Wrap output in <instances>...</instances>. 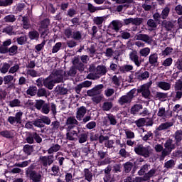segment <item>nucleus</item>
Here are the masks:
<instances>
[{"mask_svg":"<svg viewBox=\"0 0 182 182\" xmlns=\"http://www.w3.org/2000/svg\"><path fill=\"white\" fill-rule=\"evenodd\" d=\"M134 151L138 156H141L145 159H149V157H150V154H151V146H144L141 144H137L136 146L134 147Z\"/></svg>","mask_w":182,"mask_h":182,"instance_id":"obj_1","label":"nucleus"},{"mask_svg":"<svg viewBox=\"0 0 182 182\" xmlns=\"http://www.w3.org/2000/svg\"><path fill=\"white\" fill-rule=\"evenodd\" d=\"M26 174L32 182H42V175L35 171L33 165H31L26 169Z\"/></svg>","mask_w":182,"mask_h":182,"instance_id":"obj_2","label":"nucleus"},{"mask_svg":"<svg viewBox=\"0 0 182 182\" xmlns=\"http://www.w3.org/2000/svg\"><path fill=\"white\" fill-rule=\"evenodd\" d=\"M150 77V73L149 71H144V73L141 70L135 72L134 74H131L129 76V82H132L133 80H139L141 82L143 80H147Z\"/></svg>","mask_w":182,"mask_h":182,"instance_id":"obj_3","label":"nucleus"},{"mask_svg":"<svg viewBox=\"0 0 182 182\" xmlns=\"http://www.w3.org/2000/svg\"><path fill=\"white\" fill-rule=\"evenodd\" d=\"M22 116H23V112L21 111L18 112L16 113L15 117H9L7 122H9L11 126H18V124H22Z\"/></svg>","mask_w":182,"mask_h":182,"instance_id":"obj_4","label":"nucleus"},{"mask_svg":"<svg viewBox=\"0 0 182 182\" xmlns=\"http://www.w3.org/2000/svg\"><path fill=\"white\" fill-rule=\"evenodd\" d=\"M79 121L76 119V117L75 116H70L68 117L65 122V130L66 132H70V130H73L76 126H78Z\"/></svg>","mask_w":182,"mask_h":182,"instance_id":"obj_5","label":"nucleus"},{"mask_svg":"<svg viewBox=\"0 0 182 182\" xmlns=\"http://www.w3.org/2000/svg\"><path fill=\"white\" fill-rule=\"evenodd\" d=\"M129 59L132 60V62H134V65L137 66V68H140L141 66V59L139 60V53H137V50H134L131 53H129Z\"/></svg>","mask_w":182,"mask_h":182,"instance_id":"obj_6","label":"nucleus"},{"mask_svg":"<svg viewBox=\"0 0 182 182\" xmlns=\"http://www.w3.org/2000/svg\"><path fill=\"white\" fill-rule=\"evenodd\" d=\"M65 73L66 71H63V70H56L53 72V75L54 77V83H62L63 82V77H65Z\"/></svg>","mask_w":182,"mask_h":182,"instance_id":"obj_7","label":"nucleus"},{"mask_svg":"<svg viewBox=\"0 0 182 182\" xmlns=\"http://www.w3.org/2000/svg\"><path fill=\"white\" fill-rule=\"evenodd\" d=\"M136 92L137 93H141L142 97H144V99H149L151 95L150 88L149 85L146 84L141 85L140 87L136 90Z\"/></svg>","mask_w":182,"mask_h":182,"instance_id":"obj_8","label":"nucleus"},{"mask_svg":"<svg viewBox=\"0 0 182 182\" xmlns=\"http://www.w3.org/2000/svg\"><path fill=\"white\" fill-rule=\"evenodd\" d=\"M14 76L9 75H5L3 77V82L5 86H7V89H14L15 87V82H13Z\"/></svg>","mask_w":182,"mask_h":182,"instance_id":"obj_9","label":"nucleus"},{"mask_svg":"<svg viewBox=\"0 0 182 182\" xmlns=\"http://www.w3.org/2000/svg\"><path fill=\"white\" fill-rule=\"evenodd\" d=\"M87 112V109H86V107L81 106L79 108H77V110L76 112V119L78 120V122H82L83 119V117H85V114H86Z\"/></svg>","mask_w":182,"mask_h":182,"instance_id":"obj_10","label":"nucleus"},{"mask_svg":"<svg viewBox=\"0 0 182 182\" xmlns=\"http://www.w3.org/2000/svg\"><path fill=\"white\" fill-rule=\"evenodd\" d=\"M53 159H55L53 155H50L48 156H43L40 159H41V161L42 162L43 167H48V166H50L53 163L54 161Z\"/></svg>","mask_w":182,"mask_h":182,"instance_id":"obj_11","label":"nucleus"},{"mask_svg":"<svg viewBox=\"0 0 182 182\" xmlns=\"http://www.w3.org/2000/svg\"><path fill=\"white\" fill-rule=\"evenodd\" d=\"M78 136L79 133H77V131L72 129L70 131H67L66 139L70 141H77Z\"/></svg>","mask_w":182,"mask_h":182,"instance_id":"obj_12","label":"nucleus"},{"mask_svg":"<svg viewBox=\"0 0 182 182\" xmlns=\"http://www.w3.org/2000/svg\"><path fill=\"white\" fill-rule=\"evenodd\" d=\"M136 41H142V42H145V43H151V38L147 34H141V33H136L135 36Z\"/></svg>","mask_w":182,"mask_h":182,"instance_id":"obj_13","label":"nucleus"},{"mask_svg":"<svg viewBox=\"0 0 182 182\" xmlns=\"http://www.w3.org/2000/svg\"><path fill=\"white\" fill-rule=\"evenodd\" d=\"M111 25L112 26L113 31H115V32H119L120 28H123V21L120 20H113L111 22Z\"/></svg>","mask_w":182,"mask_h":182,"instance_id":"obj_14","label":"nucleus"},{"mask_svg":"<svg viewBox=\"0 0 182 182\" xmlns=\"http://www.w3.org/2000/svg\"><path fill=\"white\" fill-rule=\"evenodd\" d=\"M107 73V68L105 65H98L96 68L95 75L98 77L103 76Z\"/></svg>","mask_w":182,"mask_h":182,"instance_id":"obj_15","label":"nucleus"},{"mask_svg":"<svg viewBox=\"0 0 182 182\" xmlns=\"http://www.w3.org/2000/svg\"><path fill=\"white\" fill-rule=\"evenodd\" d=\"M159 55L157 53L151 54L149 57V62L152 66L159 65Z\"/></svg>","mask_w":182,"mask_h":182,"instance_id":"obj_16","label":"nucleus"},{"mask_svg":"<svg viewBox=\"0 0 182 182\" xmlns=\"http://www.w3.org/2000/svg\"><path fill=\"white\" fill-rule=\"evenodd\" d=\"M36 96L37 97H48L49 96V91L45 88H38Z\"/></svg>","mask_w":182,"mask_h":182,"instance_id":"obj_17","label":"nucleus"},{"mask_svg":"<svg viewBox=\"0 0 182 182\" xmlns=\"http://www.w3.org/2000/svg\"><path fill=\"white\" fill-rule=\"evenodd\" d=\"M164 147L166 150L172 151V150H174V149H176V145L173 144V139H168L166 140V143L164 144Z\"/></svg>","mask_w":182,"mask_h":182,"instance_id":"obj_18","label":"nucleus"},{"mask_svg":"<svg viewBox=\"0 0 182 182\" xmlns=\"http://www.w3.org/2000/svg\"><path fill=\"white\" fill-rule=\"evenodd\" d=\"M39 32L36 30H33L28 32V38L31 41H38L39 39Z\"/></svg>","mask_w":182,"mask_h":182,"instance_id":"obj_19","label":"nucleus"},{"mask_svg":"<svg viewBox=\"0 0 182 182\" xmlns=\"http://www.w3.org/2000/svg\"><path fill=\"white\" fill-rule=\"evenodd\" d=\"M158 87L162 89V90H170L171 85L167 82L161 81L158 82Z\"/></svg>","mask_w":182,"mask_h":182,"instance_id":"obj_20","label":"nucleus"},{"mask_svg":"<svg viewBox=\"0 0 182 182\" xmlns=\"http://www.w3.org/2000/svg\"><path fill=\"white\" fill-rule=\"evenodd\" d=\"M173 126V122H165L161 124L159 127L156 128L158 132H161V130H167V129H170Z\"/></svg>","mask_w":182,"mask_h":182,"instance_id":"obj_21","label":"nucleus"},{"mask_svg":"<svg viewBox=\"0 0 182 182\" xmlns=\"http://www.w3.org/2000/svg\"><path fill=\"white\" fill-rule=\"evenodd\" d=\"M84 177L85 180L88 182H91L93 178V173L89 170V168L84 169Z\"/></svg>","mask_w":182,"mask_h":182,"instance_id":"obj_22","label":"nucleus"},{"mask_svg":"<svg viewBox=\"0 0 182 182\" xmlns=\"http://www.w3.org/2000/svg\"><path fill=\"white\" fill-rule=\"evenodd\" d=\"M173 137H174L175 141H176V144H178V143H181V141H182V130L181 129L177 130L174 133Z\"/></svg>","mask_w":182,"mask_h":182,"instance_id":"obj_23","label":"nucleus"},{"mask_svg":"<svg viewBox=\"0 0 182 182\" xmlns=\"http://www.w3.org/2000/svg\"><path fill=\"white\" fill-rule=\"evenodd\" d=\"M118 70L119 72H121V73H126V72H130V70H133V65H124L123 66H119Z\"/></svg>","mask_w":182,"mask_h":182,"instance_id":"obj_24","label":"nucleus"},{"mask_svg":"<svg viewBox=\"0 0 182 182\" xmlns=\"http://www.w3.org/2000/svg\"><path fill=\"white\" fill-rule=\"evenodd\" d=\"M60 150V145L58 144H53L48 150V154H52L53 153H56Z\"/></svg>","mask_w":182,"mask_h":182,"instance_id":"obj_25","label":"nucleus"},{"mask_svg":"<svg viewBox=\"0 0 182 182\" xmlns=\"http://www.w3.org/2000/svg\"><path fill=\"white\" fill-rule=\"evenodd\" d=\"M77 73L76 67L72 66L68 71H65V77H69V76L75 77Z\"/></svg>","mask_w":182,"mask_h":182,"instance_id":"obj_26","label":"nucleus"},{"mask_svg":"<svg viewBox=\"0 0 182 182\" xmlns=\"http://www.w3.org/2000/svg\"><path fill=\"white\" fill-rule=\"evenodd\" d=\"M162 26H164V28H166L168 32L171 31L174 28V24H173V22L168 21L167 20L163 21Z\"/></svg>","mask_w":182,"mask_h":182,"instance_id":"obj_27","label":"nucleus"},{"mask_svg":"<svg viewBox=\"0 0 182 182\" xmlns=\"http://www.w3.org/2000/svg\"><path fill=\"white\" fill-rule=\"evenodd\" d=\"M134 164L130 161H127L125 164H123L124 167V173H130L132 171V169L133 168Z\"/></svg>","mask_w":182,"mask_h":182,"instance_id":"obj_28","label":"nucleus"},{"mask_svg":"<svg viewBox=\"0 0 182 182\" xmlns=\"http://www.w3.org/2000/svg\"><path fill=\"white\" fill-rule=\"evenodd\" d=\"M22 26L23 29H29L31 28V23L29 22V18L28 16L22 17Z\"/></svg>","mask_w":182,"mask_h":182,"instance_id":"obj_29","label":"nucleus"},{"mask_svg":"<svg viewBox=\"0 0 182 182\" xmlns=\"http://www.w3.org/2000/svg\"><path fill=\"white\" fill-rule=\"evenodd\" d=\"M77 140L79 143H86L87 141V133L82 132L81 134L78 133Z\"/></svg>","mask_w":182,"mask_h":182,"instance_id":"obj_30","label":"nucleus"},{"mask_svg":"<svg viewBox=\"0 0 182 182\" xmlns=\"http://www.w3.org/2000/svg\"><path fill=\"white\" fill-rule=\"evenodd\" d=\"M27 95L29 96H36L38 93V87L36 86H30L26 91Z\"/></svg>","mask_w":182,"mask_h":182,"instance_id":"obj_31","label":"nucleus"},{"mask_svg":"<svg viewBox=\"0 0 182 182\" xmlns=\"http://www.w3.org/2000/svg\"><path fill=\"white\" fill-rule=\"evenodd\" d=\"M118 103L120 105V106H123L124 105H128L129 103H132L129 98L126 95H122L120 97L118 100Z\"/></svg>","mask_w":182,"mask_h":182,"instance_id":"obj_32","label":"nucleus"},{"mask_svg":"<svg viewBox=\"0 0 182 182\" xmlns=\"http://www.w3.org/2000/svg\"><path fill=\"white\" fill-rule=\"evenodd\" d=\"M56 92H58L60 96H65V95H68V92H69V90L68 88L58 85L56 87Z\"/></svg>","mask_w":182,"mask_h":182,"instance_id":"obj_33","label":"nucleus"},{"mask_svg":"<svg viewBox=\"0 0 182 182\" xmlns=\"http://www.w3.org/2000/svg\"><path fill=\"white\" fill-rule=\"evenodd\" d=\"M46 102H45V100H36V102L34 105V107L37 109V110H41V109L43 107L44 105Z\"/></svg>","mask_w":182,"mask_h":182,"instance_id":"obj_34","label":"nucleus"},{"mask_svg":"<svg viewBox=\"0 0 182 182\" xmlns=\"http://www.w3.org/2000/svg\"><path fill=\"white\" fill-rule=\"evenodd\" d=\"M113 107V102H105L102 104V109L104 112H109Z\"/></svg>","mask_w":182,"mask_h":182,"instance_id":"obj_35","label":"nucleus"},{"mask_svg":"<svg viewBox=\"0 0 182 182\" xmlns=\"http://www.w3.org/2000/svg\"><path fill=\"white\" fill-rule=\"evenodd\" d=\"M2 32L3 33H6L10 36H12V35H16V33L14 31V27L12 26H6V28H3Z\"/></svg>","mask_w":182,"mask_h":182,"instance_id":"obj_36","label":"nucleus"},{"mask_svg":"<svg viewBox=\"0 0 182 182\" xmlns=\"http://www.w3.org/2000/svg\"><path fill=\"white\" fill-rule=\"evenodd\" d=\"M107 117L111 126H116V124H117V120L116 119V117L113 115V114H107Z\"/></svg>","mask_w":182,"mask_h":182,"instance_id":"obj_37","label":"nucleus"},{"mask_svg":"<svg viewBox=\"0 0 182 182\" xmlns=\"http://www.w3.org/2000/svg\"><path fill=\"white\" fill-rule=\"evenodd\" d=\"M50 23V20L49 18H45L41 21L40 28L41 29H48Z\"/></svg>","mask_w":182,"mask_h":182,"instance_id":"obj_38","label":"nucleus"},{"mask_svg":"<svg viewBox=\"0 0 182 182\" xmlns=\"http://www.w3.org/2000/svg\"><path fill=\"white\" fill-rule=\"evenodd\" d=\"M170 14V8L168 6L165 7L161 14V19H167V17Z\"/></svg>","mask_w":182,"mask_h":182,"instance_id":"obj_39","label":"nucleus"},{"mask_svg":"<svg viewBox=\"0 0 182 182\" xmlns=\"http://www.w3.org/2000/svg\"><path fill=\"white\" fill-rule=\"evenodd\" d=\"M33 124L35 127H38L39 129H42L45 127V124L42 122V118L37 119L33 121Z\"/></svg>","mask_w":182,"mask_h":182,"instance_id":"obj_40","label":"nucleus"},{"mask_svg":"<svg viewBox=\"0 0 182 182\" xmlns=\"http://www.w3.org/2000/svg\"><path fill=\"white\" fill-rule=\"evenodd\" d=\"M41 112L43 113V114H49V112H50V104L46 102L44 105H43Z\"/></svg>","mask_w":182,"mask_h":182,"instance_id":"obj_41","label":"nucleus"},{"mask_svg":"<svg viewBox=\"0 0 182 182\" xmlns=\"http://www.w3.org/2000/svg\"><path fill=\"white\" fill-rule=\"evenodd\" d=\"M136 92H137V90L136 88H134L131 90L129 92H127V94L125 95L129 102H132V100L134 99V95L136 94Z\"/></svg>","mask_w":182,"mask_h":182,"instance_id":"obj_42","label":"nucleus"},{"mask_svg":"<svg viewBox=\"0 0 182 182\" xmlns=\"http://www.w3.org/2000/svg\"><path fill=\"white\" fill-rule=\"evenodd\" d=\"M143 109V105H135L131 108V113L132 114H136V113H139L140 110Z\"/></svg>","mask_w":182,"mask_h":182,"instance_id":"obj_43","label":"nucleus"},{"mask_svg":"<svg viewBox=\"0 0 182 182\" xmlns=\"http://www.w3.org/2000/svg\"><path fill=\"white\" fill-rule=\"evenodd\" d=\"M0 136L4 137L5 139H12V137H14V136L12 135V132L8 130L0 132Z\"/></svg>","mask_w":182,"mask_h":182,"instance_id":"obj_44","label":"nucleus"},{"mask_svg":"<svg viewBox=\"0 0 182 182\" xmlns=\"http://www.w3.org/2000/svg\"><path fill=\"white\" fill-rule=\"evenodd\" d=\"M171 97H173V100H180L182 97V91H176L175 92H171Z\"/></svg>","mask_w":182,"mask_h":182,"instance_id":"obj_45","label":"nucleus"},{"mask_svg":"<svg viewBox=\"0 0 182 182\" xmlns=\"http://www.w3.org/2000/svg\"><path fill=\"white\" fill-rule=\"evenodd\" d=\"M136 126L139 128L146 126V118H139L134 122Z\"/></svg>","mask_w":182,"mask_h":182,"instance_id":"obj_46","label":"nucleus"},{"mask_svg":"<svg viewBox=\"0 0 182 182\" xmlns=\"http://www.w3.org/2000/svg\"><path fill=\"white\" fill-rule=\"evenodd\" d=\"M18 53V46H12L9 48V56H14Z\"/></svg>","mask_w":182,"mask_h":182,"instance_id":"obj_47","label":"nucleus"},{"mask_svg":"<svg viewBox=\"0 0 182 182\" xmlns=\"http://www.w3.org/2000/svg\"><path fill=\"white\" fill-rule=\"evenodd\" d=\"M9 106H10V107H21V100L14 99L9 102Z\"/></svg>","mask_w":182,"mask_h":182,"instance_id":"obj_48","label":"nucleus"},{"mask_svg":"<svg viewBox=\"0 0 182 182\" xmlns=\"http://www.w3.org/2000/svg\"><path fill=\"white\" fill-rule=\"evenodd\" d=\"M154 174H156V169L152 168L149 172L145 173L144 176L145 177V179L146 180V181H149L151 177L154 176Z\"/></svg>","mask_w":182,"mask_h":182,"instance_id":"obj_49","label":"nucleus"},{"mask_svg":"<svg viewBox=\"0 0 182 182\" xmlns=\"http://www.w3.org/2000/svg\"><path fill=\"white\" fill-rule=\"evenodd\" d=\"M33 149V146L29 144H26L23 146V151L28 156H31V154H32Z\"/></svg>","mask_w":182,"mask_h":182,"instance_id":"obj_50","label":"nucleus"},{"mask_svg":"<svg viewBox=\"0 0 182 182\" xmlns=\"http://www.w3.org/2000/svg\"><path fill=\"white\" fill-rule=\"evenodd\" d=\"M4 21L6 23H14L15 21H16V18L15 17V15L10 14L7 15L4 17Z\"/></svg>","mask_w":182,"mask_h":182,"instance_id":"obj_51","label":"nucleus"},{"mask_svg":"<svg viewBox=\"0 0 182 182\" xmlns=\"http://www.w3.org/2000/svg\"><path fill=\"white\" fill-rule=\"evenodd\" d=\"M174 166H176V162L173 159L168 160L164 163V167H165V168H167L168 170L169 168H173V167H174Z\"/></svg>","mask_w":182,"mask_h":182,"instance_id":"obj_52","label":"nucleus"},{"mask_svg":"<svg viewBox=\"0 0 182 182\" xmlns=\"http://www.w3.org/2000/svg\"><path fill=\"white\" fill-rule=\"evenodd\" d=\"M149 53H150V49L149 48H144L139 50V55L141 56H143L144 58L149 56Z\"/></svg>","mask_w":182,"mask_h":182,"instance_id":"obj_53","label":"nucleus"},{"mask_svg":"<svg viewBox=\"0 0 182 182\" xmlns=\"http://www.w3.org/2000/svg\"><path fill=\"white\" fill-rule=\"evenodd\" d=\"M153 139V132L151 131L148 132L143 137V141L147 143L148 140H151Z\"/></svg>","mask_w":182,"mask_h":182,"instance_id":"obj_54","label":"nucleus"},{"mask_svg":"<svg viewBox=\"0 0 182 182\" xmlns=\"http://www.w3.org/2000/svg\"><path fill=\"white\" fill-rule=\"evenodd\" d=\"M62 48V43L60 42H58L55 44L52 49V53H58L60 48Z\"/></svg>","mask_w":182,"mask_h":182,"instance_id":"obj_55","label":"nucleus"},{"mask_svg":"<svg viewBox=\"0 0 182 182\" xmlns=\"http://www.w3.org/2000/svg\"><path fill=\"white\" fill-rule=\"evenodd\" d=\"M26 141L28 144H33V143H35V141L33 140V132L28 133V134L27 135V136L26 138Z\"/></svg>","mask_w":182,"mask_h":182,"instance_id":"obj_56","label":"nucleus"},{"mask_svg":"<svg viewBox=\"0 0 182 182\" xmlns=\"http://www.w3.org/2000/svg\"><path fill=\"white\" fill-rule=\"evenodd\" d=\"M143 23V18H132V25H135L136 26H139Z\"/></svg>","mask_w":182,"mask_h":182,"instance_id":"obj_57","label":"nucleus"},{"mask_svg":"<svg viewBox=\"0 0 182 182\" xmlns=\"http://www.w3.org/2000/svg\"><path fill=\"white\" fill-rule=\"evenodd\" d=\"M14 4V0L0 1V6H11Z\"/></svg>","mask_w":182,"mask_h":182,"instance_id":"obj_58","label":"nucleus"},{"mask_svg":"<svg viewBox=\"0 0 182 182\" xmlns=\"http://www.w3.org/2000/svg\"><path fill=\"white\" fill-rule=\"evenodd\" d=\"M51 129L53 132H56V130L59 129V127L60 126V122L58 121H54L51 123Z\"/></svg>","mask_w":182,"mask_h":182,"instance_id":"obj_59","label":"nucleus"},{"mask_svg":"<svg viewBox=\"0 0 182 182\" xmlns=\"http://www.w3.org/2000/svg\"><path fill=\"white\" fill-rule=\"evenodd\" d=\"M149 170V165L145 164L141 167V169L138 171L139 176H144V173Z\"/></svg>","mask_w":182,"mask_h":182,"instance_id":"obj_60","label":"nucleus"},{"mask_svg":"<svg viewBox=\"0 0 182 182\" xmlns=\"http://www.w3.org/2000/svg\"><path fill=\"white\" fill-rule=\"evenodd\" d=\"M105 95L106 97H110V96H113V95H114V89L107 88L105 90Z\"/></svg>","mask_w":182,"mask_h":182,"instance_id":"obj_61","label":"nucleus"},{"mask_svg":"<svg viewBox=\"0 0 182 182\" xmlns=\"http://www.w3.org/2000/svg\"><path fill=\"white\" fill-rule=\"evenodd\" d=\"M72 38L75 41H80L82 39V33L80 31H75L73 33Z\"/></svg>","mask_w":182,"mask_h":182,"instance_id":"obj_62","label":"nucleus"},{"mask_svg":"<svg viewBox=\"0 0 182 182\" xmlns=\"http://www.w3.org/2000/svg\"><path fill=\"white\" fill-rule=\"evenodd\" d=\"M11 68V65L9 63H4L2 68H1V73H6L8 70H9V68Z\"/></svg>","mask_w":182,"mask_h":182,"instance_id":"obj_63","label":"nucleus"},{"mask_svg":"<svg viewBox=\"0 0 182 182\" xmlns=\"http://www.w3.org/2000/svg\"><path fill=\"white\" fill-rule=\"evenodd\" d=\"M33 137L34 141L36 143H41L42 141V137L38 134V132H33Z\"/></svg>","mask_w":182,"mask_h":182,"instance_id":"obj_64","label":"nucleus"}]
</instances>
